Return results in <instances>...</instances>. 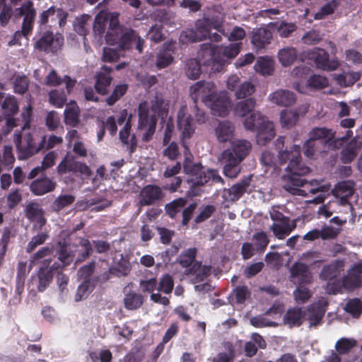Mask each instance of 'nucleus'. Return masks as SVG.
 <instances>
[{
  "label": "nucleus",
  "instance_id": "obj_2",
  "mask_svg": "<svg viewBox=\"0 0 362 362\" xmlns=\"http://www.w3.org/2000/svg\"><path fill=\"white\" fill-rule=\"evenodd\" d=\"M63 139L61 136L52 135L46 141V136H40L37 134L15 133L13 142L17 150L18 158L26 160L41 151L54 148L62 144Z\"/></svg>",
  "mask_w": 362,
  "mask_h": 362
},
{
  "label": "nucleus",
  "instance_id": "obj_3",
  "mask_svg": "<svg viewBox=\"0 0 362 362\" xmlns=\"http://www.w3.org/2000/svg\"><path fill=\"white\" fill-rule=\"evenodd\" d=\"M105 40L107 44L117 45L122 51L135 48L141 54L144 47V40L139 33L132 28L119 25L117 18L111 19Z\"/></svg>",
  "mask_w": 362,
  "mask_h": 362
},
{
  "label": "nucleus",
  "instance_id": "obj_60",
  "mask_svg": "<svg viewBox=\"0 0 362 362\" xmlns=\"http://www.w3.org/2000/svg\"><path fill=\"white\" fill-rule=\"evenodd\" d=\"M89 18L90 16L86 15L79 18H76V22L74 25V31L79 35L83 36L84 40H86V36L88 33L87 21Z\"/></svg>",
  "mask_w": 362,
  "mask_h": 362
},
{
  "label": "nucleus",
  "instance_id": "obj_23",
  "mask_svg": "<svg viewBox=\"0 0 362 362\" xmlns=\"http://www.w3.org/2000/svg\"><path fill=\"white\" fill-rule=\"evenodd\" d=\"M56 13L57 18L59 19V27H63L66 23L68 13L62 8H56L54 6H50L48 9L43 11L39 16L38 23L40 25H46L49 21V18L52 17Z\"/></svg>",
  "mask_w": 362,
  "mask_h": 362
},
{
  "label": "nucleus",
  "instance_id": "obj_13",
  "mask_svg": "<svg viewBox=\"0 0 362 362\" xmlns=\"http://www.w3.org/2000/svg\"><path fill=\"white\" fill-rule=\"evenodd\" d=\"M215 85L212 82L200 81L190 87V97L194 103H197L199 100H202L206 105V100H210L211 96L215 93Z\"/></svg>",
  "mask_w": 362,
  "mask_h": 362
},
{
  "label": "nucleus",
  "instance_id": "obj_36",
  "mask_svg": "<svg viewBox=\"0 0 362 362\" xmlns=\"http://www.w3.org/2000/svg\"><path fill=\"white\" fill-rule=\"evenodd\" d=\"M252 181V175L241 180L228 189V193L232 196L233 201L238 200L246 192Z\"/></svg>",
  "mask_w": 362,
  "mask_h": 362
},
{
  "label": "nucleus",
  "instance_id": "obj_58",
  "mask_svg": "<svg viewBox=\"0 0 362 362\" xmlns=\"http://www.w3.org/2000/svg\"><path fill=\"white\" fill-rule=\"evenodd\" d=\"M216 206L211 204L203 206L200 208L199 213L195 217L194 221L198 224L209 219L216 211Z\"/></svg>",
  "mask_w": 362,
  "mask_h": 362
},
{
  "label": "nucleus",
  "instance_id": "obj_22",
  "mask_svg": "<svg viewBox=\"0 0 362 362\" xmlns=\"http://www.w3.org/2000/svg\"><path fill=\"white\" fill-rule=\"evenodd\" d=\"M269 99L273 103L279 106H291L296 102V95L293 92L287 90H277L269 95Z\"/></svg>",
  "mask_w": 362,
  "mask_h": 362
},
{
  "label": "nucleus",
  "instance_id": "obj_30",
  "mask_svg": "<svg viewBox=\"0 0 362 362\" xmlns=\"http://www.w3.org/2000/svg\"><path fill=\"white\" fill-rule=\"evenodd\" d=\"M234 131V125L228 120L220 122L215 129L217 139L221 143L230 141L233 136Z\"/></svg>",
  "mask_w": 362,
  "mask_h": 362
},
{
  "label": "nucleus",
  "instance_id": "obj_62",
  "mask_svg": "<svg viewBox=\"0 0 362 362\" xmlns=\"http://www.w3.org/2000/svg\"><path fill=\"white\" fill-rule=\"evenodd\" d=\"M180 41L185 44L189 42H194L202 41V37L199 36L196 28L187 29L183 30L180 36Z\"/></svg>",
  "mask_w": 362,
  "mask_h": 362
},
{
  "label": "nucleus",
  "instance_id": "obj_64",
  "mask_svg": "<svg viewBox=\"0 0 362 362\" xmlns=\"http://www.w3.org/2000/svg\"><path fill=\"white\" fill-rule=\"evenodd\" d=\"M255 91V86L250 82H244L240 85L235 90V96L237 98H245L251 95Z\"/></svg>",
  "mask_w": 362,
  "mask_h": 362
},
{
  "label": "nucleus",
  "instance_id": "obj_12",
  "mask_svg": "<svg viewBox=\"0 0 362 362\" xmlns=\"http://www.w3.org/2000/svg\"><path fill=\"white\" fill-rule=\"evenodd\" d=\"M186 105H182L177 111V128L181 132L182 139H189L195 132V125L191 115L187 112Z\"/></svg>",
  "mask_w": 362,
  "mask_h": 362
},
{
  "label": "nucleus",
  "instance_id": "obj_42",
  "mask_svg": "<svg viewBox=\"0 0 362 362\" xmlns=\"http://www.w3.org/2000/svg\"><path fill=\"white\" fill-rule=\"evenodd\" d=\"M255 69L263 76H270L274 71V61L267 57H261L257 61Z\"/></svg>",
  "mask_w": 362,
  "mask_h": 362
},
{
  "label": "nucleus",
  "instance_id": "obj_25",
  "mask_svg": "<svg viewBox=\"0 0 362 362\" xmlns=\"http://www.w3.org/2000/svg\"><path fill=\"white\" fill-rule=\"evenodd\" d=\"M52 262L51 259H45L42 262V266L40 268L38 276L37 290L39 292H43L52 281L54 274L51 270L48 269V266Z\"/></svg>",
  "mask_w": 362,
  "mask_h": 362
},
{
  "label": "nucleus",
  "instance_id": "obj_55",
  "mask_svg": "<svg viewBox=\"0 0 362 362\" xmlns=\"http://www.w3.org/2000/svg\"><path fill=\"white\" fill-rule=\"evenodd\" d=\"M356 344L354 339L341 338L337 341L335 348L339 354L343 355L349 353Z\"/></svg>",
  "mask_w": 362,
  "mask_h": 362
},
{
  "label": "nucleus",
  "instance_id": "obj_10",
  "mask_svg": "<svg viewBox=\"0 0 362 362\" xmlns=\"http://www.w3.org/2000/svg\"><path fill=\"white\" fill-rule=\"evenodd\" d=\"M138 115L139 128L141 129H146V132L143 136V140L148 141L151 139L155 132L157 123L156 116L155 115H149L148 107L146 102L139 104Z\"/></svg>",
  "mask_w": 362,
  "mask_h": 362
},
{
  "label": "nucleus",
  "instance_id": "obj_31",
  "mask_svg": "<svg viewBox=\"0 0 362 362\" xmlns=\"http://www.w3.org/2000/svg\"><path fill=\"white\" fill-rule=\"evenodd\" d=\"M132 129L131 121L127 120L123 128L119 132V137L122 144H125L129 148L130 153L135 151L137 146V139L134 134L130 136Z\"/></svg>",
  "mask_w": 362,
  "mask_h": 362
},
{
  "label": "nucleus",
  "instance_id": "obj_34",
  "mask_svg": "<svg viewBox=\"0 0 362 362\" xmlns=\"http://www.w3.org/2000/svg\"><path fill=\"white\" fill-rule=\"evenodd\" d=\"M305 313L301 308H293L287 310L284 316V322L286 325L291 327H299L303 323Z\"/></svg>",
  "mask_w": 362,
  "mask_h": 362
},
{
  "label": "nucleus",
  "instance_id": "obj_35",
  "mask_svg": "<svg viewBox=\"0 0 362 362\" xmlns=\"http://www.w3.org/2000/svg\"><path fill=\"white\" fill-rule=\"evenodd\" d=\"M298 52L295 47H286L278 52V59L283 66H290L297 59Z\"/></svg>",
  "mask_w": 362,
  "mask_h": 362
},
{
  "label": "nucleus",
  "instance_id": "obj_7",
  "mask_svg": "<svg viewBox=\"0 0 362 362\" xmlns=\"http://www.w3.org/2000/svg\"><path fill=\"white\" fill-rule=\"evenodd\" d=\"M242 43H233L228 46H215L210 49L211 68L221 71L229 59L235 58L240 51Z\"/></svg>",
  "mask_w": 362,
  "mask_h": 362
},
{
  "label": "nucleus",
  "instance_id": "obj_19",
  "mask_svg": "<svg viewBox=\"0 0 362 362\" xmlns=\"http://www.w3.org/2000/svg\"><path fill=\"white\" fill-rule=\"evenodd\" d=\"M56 187V182L44 175L40 178L33 180L30 183V190L35 196H42L47 193L53 192Z\"/></svg>",
  "mask_w": 362,
  "mask_h": 362
},
{
  "label": "nucleus",
  "instance_id": "obj_45",
  "mask_svg": "<svg viewBox=\"0 0 362 362\" xmlns=\"http://www.w3.org/2000/svg\"><path fill=\"white\" fill-rule=\"evenodd\" d=\"M127 90L128 85L126 83L115 86L110 95L106 98V103L109 106H112L126 94Z\"/></svg>",
  "mask_w": 362,
  "mask_h": 362
},
{
  "label": "nucleus",
  "instance_id": "obj_59",
  "mask_svg": "<svg viewBox=\"0 0 362 362\" xmlns=\"http://www.w3.org/2000/svg\"><path fill=\"white\" fill-rule=\"evenodd\" d=\"M48 238V234L45 232H41L34 235L27 245L26 252L31 253L37 246L44 244Z\"/></svg>",
  "mask_w": 362,
  "mask_h": 362
},
{
  "label": "nucleus",
  "instance_id": "obj_52",
  "mask_svg": "<svg viewBox=\"0 0 362 362\" xmlns=\"http://www.w3.org/2000/svg\"><path fill=\"white\" fill-rule=\"evenodd\" d=\"M299 118V114L296 110H283L281 112V122L288 128L296 124Z\"/></svg>",
  "mask_w": 362,
  "mask_h": 362
},
{
  "label": "nucleus",
  "instance_id": "obj_57",
  "mask_svg": "<svg viewBox=\"0 0 362 362\" xmlns=\"http://www.w3.org/2000/svg\"><path fill=\"white\" fill-rule=\"evenodd\" d=\"M157 290L160 292H163L165 294H170L172 293L174 288V281L173 277L167 274L163 275L160 281L158 283Z\"/></svg>",
  "mask_w": 362,
  "mask_h": 362
},
{
  "label": "nucleus",
  "instance_id": "obj_20",
  "mask_svg": "<svg viewBox=\"0 0 362 362\" xmlns=\"http://www.w3.org/2000/svg\"><path fill=\"white\" fill-rule=\"evenodd\" d=\"M112 71L111 67L103 66L100 71L97 74L94 87L98 94L102 95L107 94L108 88L112 81V78L110 75Z\"/></svg>",
  "mask_w": 362,
  "mask_h": 362
},
{
  "label": "nucleus",
  "instance_id": "obj_54",
  "mask_svg": "<svg viewBox=\"0 0 362 362\" xmlns=\"http://www.w3.org/2000/svg\"><path fill=\"white\" fill-rule=\"evenodd\" d=\"M94 286L91 284L90 279L83 280L78 286L75 294V301L78 302L86 298L93 290Z\"/></svg>",
  "mask_w": 362,
  "mask_h": 362
},
{
  "label": "nucleus",
  "instance_id": "obj_16",
  "mask_svg": "<svg viewBox=\"0 0 362 362\" xmlns=\"http://www.w3.org/2000/svg\"><path fill=\"white\" fill-rule=\"evenodd\" d=\"M25 216L30 222L35 223L39 229H42L47 223L45 211L36 202H30L26 205Z\"/></svg>",
  "mask_w": 362,
  "mask_h": 362
},
{
  "label": "nucleus",
  "instance_id": "obj_14",
  "mask_svg": "<svg viewBox=\"0 0 362 362\" xmlns=\"http://www.w3.org/2000/svg\"><path fill=\"white\" fill-rule=\"evenodd\" d=\"M163 197L162 189L156 185H147L139 193L140 206H150L160 200Z\"/></svg>",
  "mask_w": 362,
  "mask_h": 362
},
{
  "label": "nucleus",
  "instance_id": "obj_8",
  "mask_svg": "<svg viewBox=\"0 0 362 362\" xmlns=\"http://www.w3.org/2000/svg\"><path fill=\"white\" fill-rule=\"evenodd\" d=\"M308 59L314 62L317 69L323 71H334L338 69L340 64L336 59L329 60V53L320 47H314L306 52Z\"/></svg>",
  "mask_w": 362,
  "mask_h": 362
},
{
  "label": "nucleus",
  "instance_id": "obj_41",
  "mask_svg": "<svg viewBox=\"0 0 362 362\" xmlns=\"http://www.w3.org/2000/svg\"><path fill=\"white\" fill-rule=\"evenodd\" d=\"M185 72L189 79L198 78L202 73L199 61L197 59H188L185 63Z\"/></svg>",
  "mask_w": 362,
  "mask_h": 362
},
{
  "label": "nucleus",
  "instance_id": "obj_63",
  "mask_svg": "<svg viewBox=\"0 0 362 362\" xmlns=\"http://www.w3.org/2000/svg\"><path fill=\"white\" fill-rule=\"evenodd\" d=\"M29 80L25 76H18L13 81V90L16 93L24 94L28 89Z\"/></svg>",
  "mask_w": 362,
  "mask_h": 362
},
{
  "label": "nucleus",
  "instance_id": "obj_40",
  "mask_svg": "<svg viewBox=\"0 0 362 362\" xmlns=\"http://www.w3.org/2000/svg\"><path fill=\"white\" fill-rule=\"evenodd\" d=\"M75 197L72 194H61L52 202L51 208L53 211L59 213L65 207L71 206L75 202Z\"/></svg>",
  "mask_w": 362,
  "mask_h": 362
},
{
  "label": "nucleus",
  "instance_id": "obj_24",
  "mask_svg": "<svg viewBox=\"0 0 362 362\" xmlns=\"http://www.w3.org/2000/svg\"><path fill=\"white\" fill-rule=\"evenodd\" d=\"M272 38V33L269 30L259 28L252 33V43L257 50H260L270 44Z\"/></svg>",
  "mask_w": 362,
  "mask_h": 362
},
{
  "label": "nucleus",
  "instance_id": "obj_11",
  "mask_svg": "<svg viewBox=\"0 0 362 362\" xmlns=\"http://www.w3.org/2000/svg\"><path fill=\"white\" fill-rule=\"evenodd\" d=\"M210 100H206V106L211 109L215 116L226 117L229 113L230 100L226 92L214 93Z\"/></svg>",
  "mask_w": 362,
  "mask_h": 362
},
{
  "label": "nucleus",
  "instance_id": "obj_6",
  "mask_svg": "<svg viewBox=\"0 0 362 362\" xmlns=\"http://www.w3.org/2000/svg\"><path fill=\"white\" fill-rule=\"evenodd\" d=\"M243 124L247 130L256 133L257 143L259 145H266L275 136L273 122L259 111L252 112L245 119Z\"/></svg>",
  "mask_w": 362,
  "mask_h": 362
},
{
  "label": "nucleus",
  "instance_id": "obj_17",
  "mask_svg": "<svg viewBox=\"0 0 362 362\" xmlns=\"http://www.w3.org/2000/svg\"><path fill=\"white\" fill-rule=\"evenodd\" d=\"M18 10V16H24L21 30L28 36L33 29V23L36 15V11L33 7V4L32 1H29L23 4Z\"/></svg>",
  "mask_w": 362,
  "mask_h": 362
},
{
  "label": "nucleus",
  "instance_id": "obj_44",
  "mask_svg": "<svg viewBox=\"0 0 362 362\" xmlns=\"http://www.w3.org/2000/svg\"><path fill=\"white\" fill-rule=\"evenodd\" d=\"M48 95L49 103L57 108H62L66 102V95L62 89L52 90Z\"/></svg>",
  "mask_w": 362,
  "mask_h": 362
},
{
  "label": "nucleus",
  "instance_id": "obj_51",
  "mask_svg": "<svg viewBox=\"0 0 362 362\" xmlns=\"http://www.w3.org/2000/svg\"><path fill=\"white\" fill-rule=\"evenodd\" d=\"M197 255V249L195 247L189 248L184 251L179 257V264L185 268L192 267L195 262Z\"/></svg>",
  "mask_w": 362,
  "mask_h": 362
},
{
  "label": "nucleus",
  "instance_id": "obj_43",
  "mask_svg": "<svg viewBox=\"0 0 362 362\" xmlns=\"http://www.w3.org/2000/svg\"><path fill=\"white\" fill-rule=\"evenodd\" d=\"M334 138V134L332 129L326 127L313 128L309 133V139L313 141H321V139H326L331 140Z\"/></svg>",
  "mask_w": 362,
  "mask_h": 362
},
{
  "label": "nucleus",
  "instance_id": "obj_61",
  "mask_svg": "<svg viewBox=\"0 0 362 362\" xmlns=\"http://www.w3.org/2000/svg\"><path fill=\"white\" fill-rule=\"evenodd\" d=\"M346 310L354 317H358L362 313V300L359 298L351 299L346 305Z\"/></svg>",
  "mask_w": 362,
  "mask_h": 362
},
{
  "label": "nucleus",
  "instance_id": "obj_49",
  "mask_svg": "<svg viewBox=\"0 0 362 362\" xmlns=\"http://www.w3.org/2000/svg\"><path fill=\"white\" fill-rule=\"evenodd\" d=\"M342 285L349 290L360 288L362 286V277L348 271L347 274L342 278Z\"/></svg>",
  "mask_w": 362,
  "mask_h": 362
},
{
  "label": "nucleus",
  "instance_id": "obj_53",
  "mask_svg": "<svg viewBox=\"0 0 362 362\" xmlns=\"http://www.w3.org/2000/svg\"><path fill=\"white\" fill-rule=\"evenodd\" d=\"M252 240L255 246V250L257 252H264L269 243L268 236L264 231L255 233L252 235Z\"/></svg>",
  "mask_w": 362,
  "mask_h": 362
},
{
  "label": "nucleus",
  "instance_id": "obj_48",
  "mask_svg": "<svg viewBox=\"0 0 362 362\" xmlns=\"http://www.w3.org/2000/svg\"><path fill=\"white\" fill-rule=\"evenodd\" d=\"M132 269L128 260L121 259L115 265L110 267V272L117 276H124L128 275Z\"/></svg>",
  "mask_w": 362,
  "mask_h": 362
},
{
  "label": "nucleus",
  "instance_id": "obj_37",
  "mask_svg": "<svg viewBox=\"0 0 362 362\" xmlns=\"http://www.w3.org/2000/svg\"><path fill=\"white\" fill-rule=\"evenodd\" d=\"M4 117H13L18 112V103L13 95L6 96L1 104Z\"/></svg>",
  "mask_w": 362,
  "mask_h": 362
},
{
  "label": "nucleus",
  "instance_id": "obj_38",
  "mask_svg": "<svg viewBox=\"0 0 362 362\" xmlns=\"http://www.w3.org/2000/svg\"><path fill=\"white\" fill-rule=\"evenodd\" d=\"M256 105L254 98H249L236 103L234 107V112L236 115L243 117L253 111Z\"/></svg>",
  "mask_w": 362,
  "mask_h": 362
},
{
  "label": "nucleus",
  "instance_id": "obj_1",
  "mask_svg": "<svg viewBox=\"0 0 362 362\" xmlns=\"http://www.w3.org/2000/svg\"><path fill=\"white\" fill-rule=\"evenodd\" d=\"M278 158L281 165L289 161L286 168L287 173L282 177L285 182L283 188L293 195H303L305 191L299 187L307 183L303 176L308 174L310 169L302 163L300 146L294 144L289 151H279Z\"/></svg>",
  "mask_w": 362,
  "mask_h": 362
},
{
  "label": "nucleus",
  "instance_id": "obj_26",
  "mask_svg": "<svg viewBox=\"0 0 362 362\" xmlns=\"http://www.w3.org/2000/svg\"><path fill=\"white\" fill-rule=\"evenodd\" d=\"M354 186L355 183L353 180H343L337 182L333 192L335 196L340 197L341 202L345 203L354 194Z\"/></svg>",
  "mask_w": 362,
  "mask_h": 362
},
{
  "label": "nucleus",
  "instance_id": "obj_32",
  "mask_svg": "<svg viewBox=\"0 0 362 362\" xmlns=\"http://www.w3.org/2000/svg\"><path fill=\"white\" fill-rule=\"evenodd\" d=\"M144 296L134 291L124 293L123 303L127 310H135L140 308L144 303Z\"/></svg>",
  "mask_w": 362,
  "mask_h": 362
},
{
  "label": "nucleus",
  "instance_id": "obj_27",
  "mask_svg": "<svg viewBox=\"0 0 362 362\" xmlns=\"http://www.w3.org/2000/svg\"><path fill=\"white\" fill-rule=\"evenodd\" d=\"M326 309L320 303H313L308 307L305 317L310 326H317L320 324Z\"/></svg>",
  "mask_w": 362,
  "mask_h": 362
},
{
  "label": "nucleus",
  "instance_id": "obj_15",
  "mask_svg": "<svg viewBox=\"0 0 362 362\" xmlns=\"http://www.w3.org/2000/svg\"><path fill=\"white\" fill-rule=\"evenodd\" d=\"M194 26L199 36L204 40L210 36L212 28L219 30V28L222 26V21L218 16L204 17L197 20Z\"/></svg>",
  "mask_w": 362,
  "mask_h": 362
},
{
  "label": "nucleus",
  "instance_id": "obj_33",
  "mask_svg": "<svg viewBox=\"0 0 362 362\" xmlns=\"http://www.w3.org/2000/svg\"><path fill=\"white\" fill-rule=\"evenodd\" d=\"M80 109L75 101H71L64 110V122L66 125L76 127L80 122Z\"/></svg>",
  "mask_w": 362,
  "mask_h": 362
},
{
  "label": "nucleus",
  "instance_id": "obj_56",
  "mask_svg": "<svg viewBox=\"0 0 362 362\" xmlns=\"http://www.w3.org/2000/svg\"><path fill=\"white\" fill-rule=\"evenodd\" d=\"M322 141H313L308 139L303 144L304 155L308 158H313L315 155L320 151V145H322Z\"/></svg>",
  "mask_w": 362,
  "mask_h": 362
},
{
  "label": "nucleus",
  "instance_id": "obj_29",
  "mask_svg": "<svg viewBox=\"0 0 362 362\" xmlns=\"http://www.w3.org/2000/svg\"><path fill=\"white\" fill-rule=\"evenodd\" d=\"M296 228V221H286L282 223H274L270 226V230L279 240H284Z\"/></svg>",
  "mask_w": 362,
  "mask_h": 362
},
{
  "label": "nucleus",
  "instance_id": "obj_28",
  "mask_svg": "<svg viewBox=\"0 0 362 362\" xmlns=\"http://www.w3.org/2000/svg\"><path fill=\"white\" fill-rule=\"evenodd\" d=\"M344 261L343 259H336L330 264L323 267L320 277L324 280H332L337 278L344 270Z\"/></svg>",
  "mask_w": 362,
  "mask_h": 362
},
{
  "label": "nucleus",
  "instance_id": "obj_4",
  "mask_svg": "<svg viewBox=\"0 0 362 362\" xmlns=\"http://www.w3.org/2000/svg\"><path fill=\"white\" fill-rule=\"evenodd\" d=\"M252 145L247 140H235L230 148L225 149L221 155L220 162L223 165V172L229 178H235L241 171L240 163L251 150Z\"/></svg>",
  "mask_w": 362,
  "mask_h": 362
},
{
  "label": "nucleus",
  "instance_id": "obj_39",
  "mask_svg": "<svg viewBox=\"0 0 362 362\" xmlns=\"http://www.w3.org/2000/svg\"><path fill=\"white\" fill-rule=\"evenodd\" d=\"M187 199L186 198L180 197L175 199L167 204L165 206L166 214L171 218H175L178 214L186 206Z\"/></svg>",
  "mask_w": 362,
  "mask_h": 362
},
{
  "label": "nucleus",
  "instance_id": "obj_50",
  "mask_svg": "<svg viewBox=\"0 0 362 362\" xmlns=\"http://www.w3.org/2000/svg\"><path fill=\"white\" fill-rule=\"evenodd\" d=\"M356 139H351L349 146L343 149L341 152V160L343 163H351L356 157L357 148L354 146L356 144Z\"/></svg>",
  "mask_w": 362,
  "mask_h": 362
},
{
  "label": "nucleus",
  "instance_id": "obj_47",
  "mask_svg": "<svg viewBox=\"0 0 362 362\" xmlns=\"http://www.w3.org/2000/svg\"><path fill=\"white\" fill-rule=\"evenodd\" d=\"M211 272V267L202 265L201 262H196L189 268V273L196 274V279L199 281H203L206 278Z\"/></svg>",
  "mask_w": 362,
  "mask_h": 362
},
{
  "label": "nucleus",
  "instance_id": "obj_5",
  "mask_svg": "<svg viewBox=\"0 0 362 362\" xmlns=\"http://www.w3.org/2000/svg\"><path fill=\"white\" fill-rule=\"evenodd\" d=\"M183 168L185 173L192 177L187 180L190 185L188 194L192 196L200 195L199 187L204 186L209 180L215 183L224 184V180L219 175L217 170L208 169L207 171H204L200 163H194L189 158H185Z\"/></svg>",
  "mask_w": 362,
  "mask_h": 362
},
{
  "label": "nucleus",
  "instance_id": "obj_9",
  "mask_svg": "<svg viewBox=\"0 0 362 362\" xmlns=\"http://www.w3.org/2000/svg\"><path fill=\"white\" fill-rule=\"evenodd\" d=\"M64 39L59 33L54 34L51 31L45 32L35 42V49L45 53H57L64 45Z\"/></svg>",
  "mask_w": 362,
  "mask_h": 362
},
{
  "label": "nucleus",
  "instance_id": "obj_46",
  "mask_svg": "<svg viewBox=\"0 0 362 362\" xmlns=\"http://www.w3.org/2000/svg\"><path fill=\"white\" fill-rule=\"evenodd\" d=\"M338 6L339 2L337 0H332L327 2L324 6H322L317 12L315 13V19H325L327 16L333 14Z\"/></svg>",
  "mask_w": 362,
  "mask_h": 362
},
{
  "label": "nucleus",
  "instance_id": "obj_21",
  "mask_svg": "<svg viewBox=\"0 0 362 362\" xmlns=\"http://www.w3.org/2000/svg\"><path fill=\"white\" fill-rule=\"evenodd\" d=\"M291 276L298 278L299 284H309L312 282L313 276L308 266L303 262H296L290 268Z\"/></svg>",
  "mask_w": 362,
  "mask_h": 362
},
{
  "label": "nucleus",
  "instance_id": "obj_18",
  "mask_svg": "<svg viewBox=\"0 0 362 362\" xmlns=\"http://www.w3.org/2000/svg\"><path fill=\"white\" fill-rule=\"evenodd\" d=\"M175 42H168L163 44L156 56V67L158 69L168 67L174 60Z\"/></svg>",
  "mask_w": 362,
  "mask_h": 362
}]
</instances>
